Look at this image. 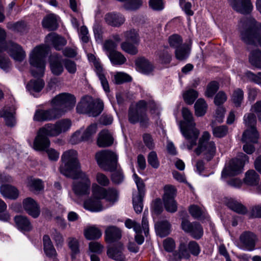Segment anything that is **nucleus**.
I'll return each instance as SVG.
<instances>
[{
  "label": "nucleus",
  "instance_id": "25",
  "mask_svg": "<svg viewBox=\"0 0 261 261\" xmlns=\"http://www.w3.org/2000/svg\"><path fill=\"white\" fill-rule=\"evenodd\" d=\"M121 238V231L116 226H110L105 230V239L108 243H113Z\"/></svg>",
  "mask_w": 261,
  "mask_h": 261
},
{
  "label": "nucleus",
  "instance_id": "36",
  "mask_svg": "<svg viewBox=\"0 0 261 261\" xmlns=\"http://www.w3.org/2000/svg\"><path fill=\"white\" fill-rule=\"evenodd\" d=\"M259 181V176L254 170H250L246 173L244 181L247 185L255 186L258 184Z\"/></svg>",
  "mask_w": 261,
  "mask_h": 261
},
{
  "label": "nucleus",
  "instance_id": "31",
  "mask_svg": "<svg viewBox=\"0 0 261 261\" xmlns=\"http://www.w3.org/2000/svg\"><path fill=\"white\" fill-rule=\"evenodd\" d=\"M84 206L85 209L93 212H100L103 210L101 201L93 197L86 200L84 203Z\"/></svg>",
  "mask_w": 261,
  "mask_h": 261
},
{
  "label": "nucleus",
  "instance_id": "50",
  "mask_svg": "<svg viewBox=\"0 0 261 261\" xmlns=\"http://www.w3.org/2000/svg\"><path fill=\"white\" fill-rule=\"evenodd\" d=\"M138 44H134L132 42L124 41L121 44V48L125 53L131 55H135L137 54L138 50L136 45Z\"/></svg>",
  "mask_w": 261,
  "mask_h": 261
},
{
  "label": "nucleus",
  "instance_id": "43",
  "mask_svg": "<svg viewBox=\"0 0 261 261\" xmlns=\"http://www.w3.org/2000/svg\"><path fill=\"white\" fill-rule=\"evenodd\" d=\"M108 56L111 63L114 65H122L126 61V59L123 55L118 51L108 53Z\"/></svg>",
  "mask_w": 261,
  "mask_h": 261
},
{
  "label": "nucleus",
  "instance_id": "35",
  "mask_svg": "<svg viewBox=\"0 0 261 261\" xmlns=\"http://www.w3.org/2000/svg\"><path fill=\"white\" fill-rule=\"evenodd\" d=\"M15 110L14 108L6 109L0 112V116L5 118L6 125L9 126H13L15 124V119L14 116Z\"/></svg>",
  "mask_w": 261,
  "mask_h": 261
},
{
  "label": "nucleus",
  "instance_id": "49",
  "mask_svg": "<svg viewBox=\"0 0 261 261\" xmlns=\"http://www.w3.org/2000/svg\"><path fill=\"white\" fill-rule=\"evenodd\" d=\"M176 190L175 187L172 185H166L164 187V194L163 200H166V205H168L169 200L174 199L176 196Z\"/></svg>",
  "mask_w": 261,
  "mask_h": 261
},
{
  "label": "nucleus",
  "instance_id": "23",
  "mask_svg": "<svg viewBox=\"0 0 261 261\" xmlns=\"http://www.w3.org/2000/svg\"><path fill=\"white\" fill-rule=\"evenodd\" d=\"M0 193L6 198L15 200L16 199L19 194L18 189L10 185H3L0 187Z\"/></svg>",
  "mask_w": 261,
  "mask_h": 261
},
{
  "label": "nucleus",
  "instance_id": "12",
  "mask_svg": "<svg viewBox=\"0 0 261 261\" xmlns=\"http://www.w3.org/2000/svg\"><path fill=\"white\" fill-rule=\"evenodd\" d=\"M10 56L15 61L21 62L25 58V51L22 47L17 43L12 41L7 42L3 47Z\"/></svg>",
  "mask_w": 261,
  "mask_h": 261
},
{
  "label": "nucleus",
  "instance_id": "44",
  "mask_svg": "<svg viewBox=\"0 0 261 261\" xmlns=\"http://www.w3.org/2000/svg\"><path fill=\"white\" fill-rule=\"evenodd\" d=\"M125 41L132 42L134 44H139L140 37L138 32L135 29H130L126 31L123 33Z\"/></svg>",
  "mask_w": 261,
  "mask_h": 261
},
{
  "label": "nucleus",
  "instance_id": "53",
  "mask_svg": "<svg viewBox=\"0 0 261 261\" xmlns=\"http://www.w3.org/2000/svg\"><path fill=\"white\" fill-rule=\"evenodd\" d=\"M56 123L60 134L68 131L71 125V121L68 119H61Z\"/></svg>",
  "mask_w": 261,
  "mask_h": 261
},
{
  "label": "nucleus",
  "instance_id": "30",
  "mask_svg": "<svg viewBox=\"0 0 261 261\" xmlns=\"http://www.w3.org/2000/svg\"><path fill=\"white\" fill-rule=\"evenodd\" d=\"M138 70L144 74H149L153 70L152 65L146 59L141 57L136 61Z\"/></svg>",
  "mask_w": 261,
  "mask_h": 261
},
{
  "label": "nucleus",
  "instance_id": "15",
  "mask_svg": "<svg viewBox=\"0 0 261 261\" xmlns=\"http://www.w3.org/2000/svg\"><path fill=\"white\" fill-rule=\"evenodd\" d=\"M124 247L120 242H118L108 247L107 255L108 257L116 261H125L126 258L123 254Z\"/></svg>",
  "mask_w": 261,
  "mask_h": 261
},
{
  "label": "nucleus",
  "instance_id": "63",
  "mask_svg": "<svg viewBox=\"0 0 261 261\" xmlns=\"http://www.w3.org/2000/svg\"><path fill=\"white\" fill-rule=\"evenodd\" d=\"M107 190L105 199L112 203H114L117 200L118 193L117 191L114 188H109Z\"/></svg>",
  "mask_w": 261,
  "mask_h": 261
},
{
  "label": "nucleus",
  "instance_id": "32",
  "mask_svg": "<svg viewBox=\"0 0 261 261\" xmlns=\"http://www.w3.org/2000/svg\"><path fill=\"white\" fill-rule=\"evenodd\" d=\"M42 25L43 28L47 29L49 31H55L58 24L56 16L54 14H49L45 16L42 21Z\"/></svg>",
  "mask_w": 261,
  "mask_h": 261
},
{
  "label": "nucleus",
  "instance_id": "11",
  "mask_svg": "<svg viewBox=\"0 0 261 261\" xmlns=\"http://www.w3.org/2000/svg\"><path fill=\"white\" fill-rule=\"evenodd\" d=\"M181 226L183 230L189 233L195 239H200L203 236L202 227L198 222H190L184 219L182 220Z\"/></svg>",
  "mask_w": 261,
  "mask_h": 261
},
{
  "label": "nucleus",
  "instance_id": "56",
  "mask_svg": "<svg viewBox=\"0 0 261 261\" xmlns=\"http://www.w3.org/2000/svg\"><path fill=\"white\" fill-rule=\"evenodd\" d=\"M244 121L247 129L256 128V119L255 115L253 113H248L244 116Z\"/></svg>",
  "mask_w": 261,
  "mask_h": 261
},
{
  "label": "nucleus",
  "instance_id": "13",
  "mask_svg": "<svg viewBox=\"0 0 261 261\" xmlns=\"http://www.w3.org/2000/svg\"><path fill=\"white\" fill-rule=\"evenodd\" d=\"M88 58L90 61L93 63L95 67V71L100 81L103 90L106 92H109L110 91V88L108 81L105 76L103 68L100 63L96 60L95 57L93 54H88Z\"/></svg>",
  "mask_w": 261,
  "mask_h": 261
},
{
  "label": "nucleus",
  "instance_id": "57",
  "mask_svg": "<svg viewBox=\"0 0 261 261\" xmlns=\"http://www.w3.org/2000/svg\"><path fill=\"white\" fill-rule=\"evenodd\" d=\"M219 87V83L216 81H212L207 86L205 95L207 97H212L218 91Z\"/></svg>",
  "mask_w": 261,
  "mask_h": 261
},
{
  "label": "nucleus",
  "instance_id": "3",
  "mask_svg": "<svg viewBox=\"0 0 261 261\" xmlns=\"http://www.w3.org/2000/svg\"><path fill=\"white\" fill-rule=\"evenodd\" d=\"M239 31L242 41L248 44H253L261 36V22L254 18L244 17L239 23Z\"/></svg>",
  "mask_w": 261,
  "mask_h": 261
},
{
  "label": "nucleus",
  "instance_id": "1",
  "mask_svg": "<svg viewBox=\"0 0 261 261\" xmlns=\"http://www.w3.org/2000/svg\"><path fill=\"white\" fill-rule=\"evenodd\" d=\"M46 50L43 46H37L34 48L30 55L29 62L33 67L31 73L35 77H40L44 73L45 69V57ZM44 81L38 78L37 80H32L27 85V89L31 92H39L44 87Z\"/></svg>",
  "mask_w": 261,
  "mask_h": 261
},
{
  "label": "nucleus",
  "instance_id": "18",
  "mask_svg": "<svg viewBox=\"0 0 261 261\" xmlns=\"http://www.w3.org/2000/svg\"><path fill=\"white\" fill-rule=\"evenodd\" d=\"M228 2L235 11L241 14H249L253 8L250 0H228Z\"/></svg>",
  "mask_w": 261,
  "mask_h": 261
},
{
  "label": "nucleus",
  "instance_id": "8",
  "mask_svg": "<svg viewBox=\"0 0 261 261\" xmlns=\"http://www.w3.org/2000/svg\"><path fill=\"white\" fill-rule=\"evenodd\" d=\"M95 159L99 167L105 171H112L117 167V154L109 150L97 152Z\"/></svg>",
  "mask_w": 261,
  "mask_h": 261
},
{
  "label": "nucleus",
  "instance_id": "51",
  "mask_svg": "<svg viewBox=\"0 0 261 261\" xmlns=\"http://www.w3.org/2000/svg\"><path fill=\"white\" fill-rule=\"evenodd\" d=\"M198 96V93L193 89H189L183 94L185 101L188 105H192Z\"/></svg>",
  "mask_w": 261,
  "mask_h": 261
},
{
  "label": "nucleus",
  "instance_id": "4",
  "mask_svg": "<svg viewBox=\"0 0 261 261\" xmlns=\"http://www.w3.org/2000/svg\"><path fill=\"white\" fill-rule=\"evenodd\" d=\"M77 152L74 150L65 151L61 156L62 164L60 166V172L71 178L77 177L79 164L77 160Z\"/></svg>",
  "mask_w": 261,
  "mask_h": 261
},
{
  "label": "nucleus",
  "instance_id": "20",
  "mask_svg": "<svg viewBox=\"0 0 261 261\" xmlns=\"http://www.w3.org/2000/svg\"><path fill=\"white\" fill-rule=\"evenodd\" d=\"M43 250L46 255L53 259V261H58L56 257L57 256L56 250L53 245L52 241L47 234L44 235L42 239Z\"/></svg>",
  "mask_w": 261,
  "mask_h": 261
},
{
  "label": "nucleus",
  "instance_id": "21",
  "mask_svg": "<svg viewBox=\"0 0 261 261\" xmlns=\"http://www.w3.org/2000/svg\"><path fill=\"white\" fill-rule=\"evenodd\" d=\"M104 19L108 25L113 27H120L124 23L125 20L122 15L114 12L107 13L105 16Z\"/></svg>",
  "mask_w": 261,
  "mask_h": 261
},
{
  "label": "nucleus",
  "instance_id": "16",
  "mask_svg": "<svg viewBox=\"0 0 261 261\" xmlns=\"http://www.w3.org/2000/svg\"><path fill=\"white\" fill-rule=\"evenodd\" d=\"M23 207L27 213L33 217L37 218L40 214V206L38 203L31 197H28L22 201Z\"/></svg>",
  "mask_w": 261,
  "mask_h": 261
},
{
  "label": "nucleus",
  "instance_id": "46",
  "mask_svg": "<svg viewBox=\"0 0 261 261\" xmlns=\"http://www.w3.org/2000/svg\"><path fill=\"white\" fill-rule=\"evenodd\" d=\"M91 105V109L89 114L90 116L96 117L99 115L103 110V103L99 99L93 100Z\"/></svg>",
  "mask_w": 261,
  "mask_h": 261
},
{
  "label": "nucleus",
  "instance_id": "9",
  "mask_svg": "<svg viewBox=\"0 0 261 261\" xmlns=\"http://www.w3.org/2000/svg\"><path fill=\"white\" fill-rule=\"evenodd\" d=\"M249 161L248 156L242 152L238 154L237 158L232 159L229 162V166L224 168L221 176L226 178L227 176H234L242 172V170L246 163Z\"/></svg>",
  "mask_w": 261,
  "mask_h": 261
},
{
  "label": "nucleus",
  "instance_id": "5",
  "mask_svg": "<svg viewBox=\"0 0 261 261\" xmlns=\"http://www.w3.org/2000/svg\"><path fill=\"white\" fill-rule=\"evenodd\" d=\"M147 110V103L144 100H140L130 106L128 111V121L133 124L139 123L140 126L147 127L149 124Z\"/></svg>",
  "mask_w": 261,
  "mask_h": 261
},
{
  "label": "nucleus",
  "instance_id": "54",
  "mask_svg": "<svg viewBox=\"0 0 261 261\" xmlns=\"http://www.w3.org/2000/svg\"><path fill=\"white\" fill-rule=\"evenodd\" d=\"M244 98L243 91L240 88L234 90L231 99L236 107H240Z\"/></svg>",
  "mask_w": 261,
  "mask_h": 261
},
{
  "label": "nucleus",
  "instance_id": "14",
  "mask_svg": "<svg viewBox=\"0 0 261 261\" xmlns=\"http://www.w3.org/2000/svg\"><path fill=\"white\" fill-rule=\"evenodd\" d=\"M257 238L256 236L251 231H245L240 236L241 248L252 251L254 249Z\"/></svg>",
  "mask_w": 261,
  "mask_h": 261
},
{
  "label": "nucleus",
  "instance_id": "47",
  "mask_svg": "<svg viewBox=\"0 0 261 261\" xmlns=\"http://www.w3.org/2000/svg\"><path fill=\"white\" fill-rule=\"evenodd\" d=\"M156 226L157 232L160 237H164L169 234L170 225L168 221L160 222Z\"/></svg>",
  "mask_w": 261,
  "mask_h": 261
},
{
  "label": "nucleus",
  "instance_id": "58",
  "mask_svg": "<svg viewBox=\"0 0 261 261\" xmlns=\"http://www.w3.org/2000/svg\"><path fill=\"white\" fill-rule=\"evenodd\" d=\"M97 130V125L92 124L89 125L83 134V137L84 141H88L91 140L93 136Z\"/></svg>",
  "mask_w": 261,
  "mask_h": 261
},
{
  "label": "nucleus",
  "instance_id": "2",
  "mask_svg": "<svg viewBox=\"0 0 261 261\" xmlns=\"http://www.w3.org/2000/svg\"><path fill=\"white\" fill-rule=\"evenodd\" d=\"M182 115L184 120L180 122V131L187 140V148L191 150L197 144L200 132L196 127L193 114L188 108H182Z\"/></svg>",
  "mask_w": 261,
  "mask_h": 261
},
{
  "label": "nucleus",
  "instance_id": "17",
  "mask_svg": "<svg viewBox=\"0 0 261 261\" xmlns=\"http://www.w3.org/2000/svg\"><path fill=\"white\" fill-rule=\"evenodd\" d=\"M60 118L55 109L52 107L46 110H37L34 116V120L36 121H51Z\"/></svg>",
  "mask_w": 261,
  "mask_h": 261
},
{
  "label": "nucleus",
  "instance_id": "39",
  "mask_svg": "<svg viewBox=\"0 0 261 261\" xmlns=\"http://www.w3.org/2000/svg\"><path fill=\"white\" fill-rule=\"evenodd\" d=\"M249 62L251 64L258 68H261V50H252L249 55Z\"/></svg>",
  "mask_w": 261,
  "mask_h": 261
},
{
  "label": "nucleus",
  "instance_id": "40",
  "mask_svg": "<svg viewBox=\"0 0 261 261\" xmlns=\"http://www.w3.org/2000/svg\"><path fill=\"white\" fill-rule=\"evenodd\" d=\"M190 48L186 44H183L175 49V55L176 58L180 61L186 59L190 54Z\"/></svg>",
  "mask_w": 261,
  "mask_h": 261
},
{
  "label": "nucleus",
  "instance_id": "41",
  "mask_svg": "<svg viewBox=\"0 0 261 261\" xmlns=\"http://www.w3.org/2000/svg\"><path fill=\"white\" fill-rule=\"evenodd\" d=\"M211 125L212 127L213 134L216 138H223L228 134V129L226 125L215 126L214 121L212 122Z\"/></svg>",
  "mask_w": 261,
  "mask_h": 261
},
{
  "label": "nucleus",
  "instance_id": "28",
  "mask_svg": "<svg viewBox=\"0 0 261 261\" xmlns=\"http://www.w3.org/2000/svg\"><path fill=\"white\" fill-rule=\"evenodd\" d=\"M14 221L18 229L22 231H30L32 229V225L27 217L17 216Z\"/></svg>",
  "mask_w": 261,
  "mask_h": 261
},
{
  "label": "nucleus",
  "instance_id": "19",
  "mask_svg": "<svg viewBox=\"0 0 261 261\" xmlns=\"http://www.w3.org/2000/svg\"><path fill=\"white\" fill-rule=\"evenodd\" d=\"M49 64L51 71L54 75H60L62 73L64 68L62 65L61 56L57 54H53L50 57Z\"/></svg>",
  "mask_w": 261,
  "mask_h": 261
},
{
  "label": "nucleus",
  "instance_id": "24",
  "mask_svg": "<svg viewBox=\"0 0 261 261\" xmlns=\"http://www.w3.org/2000/svg\"><path fill=\"white\" fill-rule=\"evenodd\" d=\"M113 141L111 133L108 130L103 129L98 134L97 144L100 147H106L111 146Z\"/></svg>",
  "mask_w": 261,
  "mask_h": 261
},
{
  "label": "nucleus",
  "instance_id": "64",
  "mask_svg": "<svg viewBox=\"0 0 261 261\" xmlns=\"http://www.w3.org/2000/svg\"><path fill=\"white\" fill-rule=\"evenodd\" d=\"M147 161L148 164L154 168H158L160 165L157 154L155 151H151L148 155Z\"/></svg>",
  "mask_w": 261,
  "mask_h": 261
},
{
  "label": "nucleus",
  "instance_id": "10",
  "mask_svg": "<svg viewBox=\"0 0 261 261\" xmlns=\"http://www.w3.org/2000/svg\"><path fill=\"white\" fill-rule=\"evenodd\" d=\"M77 178H80V179L74 181L72 185V190L75 194L77 196L89 194L91 182L88 176L85 173L79 172Z\"/></svg>",
  "mask_w": 261,
  "mask_h": 261
},
{
  "label": "nucleus",
  "instance_id": "34",
  "mask_svg": "<svg viewBox=\"0 0 261 261\" xmlns=\"http://www.w3.org/2000/svg\"><path fill=\"white\" fill-rule=\"evenodd\" d=\"M225 203L230 209L238 214H245L247 212L245 206L233 199H226Z\"/></svg>",
  "mask_w": 261,
  "mask_h": 261
},
{
  "label": "nucleus",
  "instance_id": "33",
  "mask_svg": "<svg viewBox=\"0 0 261 261\" xmlns=\"http://www.w3.org/2000/svg\"><path fill=\"white\" fill-rule=\"evenodd\" d=\"M258 138L259 135L256 128L246 129L243 134L242 141L245 143H256Z\"/></svg>",
  "mask_w": 261,
  "mask_h": 261
},
{
  "label": "nucleus",
  "instance_id": "61",
  "mask_svg": "<svg viewBox=\"0 0 261 261\" xmlns=\"http://www.w3.org/2000/svg\"><path fill=\"white\" fill-rule=\"evenodd\" d=\"M142 0H128L123 5L127 10H136L142 5Z\"/></svg>",
  "mask_w": 261,
  "mask_h": 261
},
{
  "label": "nucleus",
  "instance_id": "38",
  "mask_svg": "<svg viewBox=\"0 0 261 261\" xmlns=\"http://www.w3.org/2000/svg\"><path fill=\"white\" fill-rule=\"evenodd\" d=\"M195 113L198 117H201L205 115L207 109V105L203 98L198 99L195 103Z\"/></svg>",
  "mask_w": 261,
  "mask_h": 261
},
{
  "label": "nucleus",
  "instance_id": "42",
  "mask_svg": "<svg viewBox=\"0 0 261 261\" xmlns=\"http://www.w3.org/2000/svg\"><path fill=\"white\" fill-rule=\"evenodd\" d=\"M84 235L88 240H95L99 239L101 236L102 233L99 229L93 226L86 229Z\"/></svg>",
  "mask_w": 261,
  "mask_h": 261
},
{
  "label": "nucleus",
  "instance_id": "60",
  "mask_svg": "<svg viewBox=\"0 0 261 261\" xmlns=\"http://www.w3.org/2000/svg\"><path fill=\"white\" fill-rule=\"evenodd\" d=\"M50 235L55 242L56 247L61 248L64 242V239L62 234L55 229L51 230Z\"/></svg>",
  "mask_w": 261,
  "mask_h": 261
},
{
  "label": "nucleus",
  "instance_id": "59",
  "mask_svg": "<svg viewBox=\"0 0 261 261\" xmlns=\"http://www.w3.org/2000/svg\"><path fill=\"white\" fill-rule=\"evenodd\" d=\"M5 49V48H0V68L7 71L11 67V63L9 58L2 54Z\"/></svg>",
  "mask_w": 261,
  "mask_h": 261
},
{
  "label": "nucleus",
  "instance_id": "6",
  "mask_svg": "<svg viewBox=\"0 0 261 261\" xmlns=\"http://www.w3.org/2000/svg\"><path fill=\"white\" fill-rule=\"evenodd\" d=\"M75 97L68 93H62L51 100L52 107L61 117L66 112L73 108L75 104Z\"/></svg>",
  "mask_w": 261,
  "mask_h": 261
},
{
  "label": "nucleus",
  "instance_id": "48",
  "mask_svg": "<svg viewBox=\"0 0 261 261\" xmlns=\"http://www.w3.org/2000/svg\"><path fill=\"white\" fill-rule=\"evenodd\" d=\"M8 29L21 33L27 32L29 29L27 24L23 21H20L15 23H8Z\"/></svg>",
  "mask_w": 261,
  "mask_h": 261
},
{
  "label": "nucleus",
  "instance_id": "55",
  "mask_svg": "<svg viewBox=\"0 0 261 261\" xmlns=\"http://www.w3.org/2000/svg\"><path fill=\"white\" fill-rule=\"evenodd\" d=\"M144 196L133 195V203L134 208L137 213H141L143 207V199Z\"/></svg>",
  "mask_w": 261,
  "mask_h": 261
},
{
  "label": "nucleus",
  "instance_id": "37",
  "mask_svg": "<svg viewBox=\"0 0 261 261\" xmlns=\"http://www.w3.org/2000/svg\"><path fill=\"white\" fill-rule=\"evenodd\" d=\"M40 132L45 133L48 137H57L60 135L56 123L46 124L40 128Z\"/></svg>",
  "mask_w": 261,
  "mask_h": 261
},
{
  "label": "nucleus",
  "instance_id": "22",
  "mask_svg": "<svg viewBox=\"0 0 261 261\" xmlns=\"http://www.w3.org/2000/svg\"><path fill=\"white\" fill-rule=\"evenodd\" d=\"M48 136L45 133L40 132V128L38 130L37 135L34 142V147L38 150H44L49 146L50 141Z\"/></svg>",
  "mask_w": 261,
  "mask_h": 261
},
{
  "label": "nucleus",
  "instance_id": "27",
  "mask_svg": "<svg viewBox=\"0 0 261 261\" xmlns=\"http://www.w3.org/2000/svg\"><path fill=\"white\" fill-rule=\"evenodd\" d=\"M67 245L71 251V259H75L81 252L79 240L74 237H69L67 239Z\"/></svg>",
  "mask_w": 261,
  "mask_h": 261
},
{
  "label": "nucleus",
  "instance_id": "29",
  "mask_svg": "<svg viewBox=\"0 0 261 261\" xmlns=\"http://www.w3.org/2000/svg\"><path fill=\"white\" fill-rule=\"evenodd\" d=\"M93 100L90 96H86L83 97L76 106L77 112L79 113H85L89 115Z\"/></svg>",
  "mask_w": 261,
  "mask_h": 261
},
{
  "label": "nucleus",
  "instance_id": "26",
  "mask_svg": "<svg viewBox=\"0 0 261 261\" xmlns=\"http://www.w3.org/2000/svg\"><path fill=\"white\" fill-rule=\"evenodd\" d=\"M46 39L47 42H51L55 48L58 50L61 49L66 44L65 39L55 33L48 34Z\"/></svg>",
  "mask_w": 261,
  "mask_h": 261
},
{
  "label": "nucleus",
  "instance_id": "62",
  "mask_svg": "<svg viewBox=\"0 0 261 261\" xmlns=\"http://www.w3.org/2000/svg\"><path fill=\"white\" fill-rule=\"evenodd\" d=\"M189 252L187 245L184 243H181L178 248V257L189 259L191 257Z\"/></svg>",
  "mask_w": 261,
  "mask_h": 261
},
{
  "label": "nucleus",
  "instance_id": "7",
  "mask_svg": "<svg viewBox=\"0 0 261 261\" xmlns=\"http://www.w3.org/2000/svg\"><path fill=\"white\" fill-rule=\"evenodd\" d=\"M210 134L207 131L204 132L199 139L197 147L194 150L197 155L202 153L207 161L214 158L216 152V144L214 141H210Z\"/></svg>",
  "mask_w": 261,
  "mask_h": 261
},
{
  "label": "nucleus",
  "instance_id": "52",
  "mask_svg": "<svg viewBox=\"0 0 261 261\" xmlns=\"http://www.w3.org/2000/svg\"><path fill=\"white\" fill-rule=\"evenodd\" d=\"M107 194V190L105 188L101 187L99 186L96 185L93 187L92 195L93 197L99 200L102 199H105Z\"/></svg>",
  "mask_w": 261,
  "mask_h": 261
},
{
  "label": "nucleus",
  "instance_id": "45",
  "mask_svg": "<svg viewBox=\"0 0 261 261\" xmlns=\"http://www.w3.org/2000/svg\"><path fill=\"white\" fill-rule=\"evenodd\" d=\"M27 187L30 191L37 192L43 189V185L41 179L29 178L27 182Z\"/></svg>",
  "mask_w": 261,
  "mask_h": 261
}]
</instances>
